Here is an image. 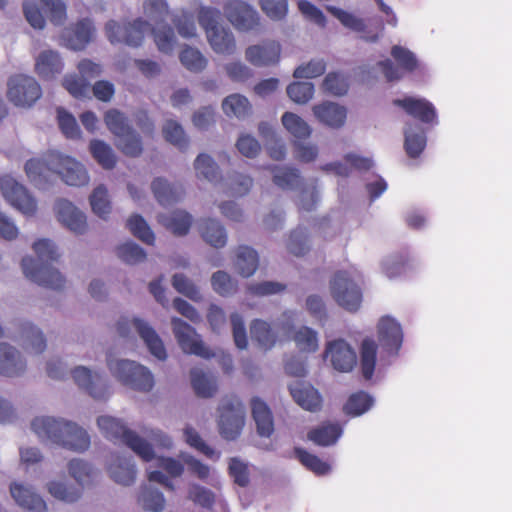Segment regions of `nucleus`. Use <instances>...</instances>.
I'll list each match as a JSON object with an SVG mask.
<instances>
[{"label":"nucleus","instance_id":"29","mask_svg":"<svg viewBox=\"0 0 512 512\" xmlns=\"http://www.w3.org/2000/svg\"><path fill=\"white\" fill-rule=\"evenodd\" d=\"M26 363L20 353L12 346L0 343V374L18 376L24 372Z\"/></svg>","mask_w":512,"mask_h":512},{"label":"nucleus","instance_id":"9","mask_svg":"<svg viewBox=\"0 0 512 512\" xmlns=\"http://www.w3.org/2000/svg\"><path fill=\"white\" fill-rule=\"evenodd\" d=\"M245 423V407L236 395L226 396L219 405V432L226 440H235Z\"/></svg>","mask_w":512,"mask_h":512},{"label":"nucleus","instance_id":"18","mask_svg":"<svg viewBox=\"0 0 512 512\" xmlns=\"http://www.w3.org/2000/svg\"><path fill=\"white\" fill-rule=\"evenodd\" d=\"M326 357H330L333 368L340 372L351 371L357 362L355 351L343 339L329 342L325 349Z\"/></svg>","mask_w":512,"mask_h":512},{"label":"nucleus","instance_id":"17","mask_svg":"<svg viewBox=\"0 0 512 512\" xmlns=\"http://www.w3.org/2000/svg\"><path fill=\"white\" fill-rule=\"evenodd\" d=\"M378 341L389 355H397L403 342L401 325L390 316L382 317L377 325Z\"/></svg>","mask_w":512,"mask_h":512},{"label":"nucleus","instance_id":"35","mask_svg":"<svg viewBox=\"0 0 512 512\" xmlns=\"http://www.w3.org/2000/svg\"><path fill=\"white\" fill-rule=\"evenodd\" d=\"M159 222L176 236L186 235L192 224V217L189 213L176 210L169 215H161Z\"/></svg>","mask_w":512,"mask_h":512},{"label":"nucleus","instance_id":"45","mask_svg":"<svg viewBox=\"0 0 512 512\" xmlns=\"http://www.w3.org/2000/svg\"><path fill=\"white\" fill-rule=\"evenodd\" d=\"M294 453L300 463L316 475H325L330 471V465L327 462L322 461L318 456L309 453L305 449L297 447Z\"/></svg>","mask_w":512,"mask_h":512},{"label":"nucleus","instance_id":"26","mask_svg":"<svg viewBox=\"0 0 512 512\" xmlns=\"http://www.w3.org/2000/svg\"><path fill=\"white\" fill-rule=\"evenodd\" d=\"M10 493L19 506L30 512H45L47 510L46 502L29 487L13 483L10 486Z\"/></svg>","mask_w":512,"mask_h":512},{"label":"nucleus","instance_id":"64","mask_svg":"<svg viewBox=\"0 0 512 512\" xmlns=\"http://www.w3.org/2000/svg\"><path fill=\"white\" fill-rule=\"evenodd\" d=\"M49 493L64 502L72 503L77 501L81 496L79 488L68 487L62 482L52 481L48 485Z\"/></svg>","mask_w":512,"mask_h":512},{"label":"nucleus","instance_id":"27","mask_svg":"<svg viewBox=\"0 0 512 512\" xmlns=\"http://www.w3.org/2000/svg\"><path fill=\"white\" fill-rule=\"evenodd\" d=\"M64 63L57 51L45 50L35 61V72L45 80L53 79L63 71Z\"/></svg>","mask_w":512,"mask_h":512},{"label":"nucleus","instance_id":"32","mask_svg":"<svg viewBox=\"0 0 512 512\" xmlns=\"http://www.w3.org/2000/svg\"><path fill=\"white\" fill-rule=\"evenodd\" d=\"M151 188L155 198L162 206H168L177 202L184 193L182 186L171 185L161 177L153 180Z\"/></svg>","mask_w":512,"mask_h":512},{"label":"nucleus","instance_id":"46","mask_svg":"<svg viewBox=\"0 0 512 512\" xmlns=\"http://www.w3.org/2000/svg\"><path fill=\"white\" fill-rule=\"evenodd\" d=\"M117 147L129 157H138L143 151L142 139L134 129L118 137Z\"/></svg>","mask_w":512,"mask_h":512},{"label":"nucleus","instance_id":"60","mask_svg":"<svg viewBox=\"0 0 512 512\" xmlns=\"http://www.w3.org/2000/svg\"><path fill=\"white\" fill-rule=\"evenodd\" d=\"M117 256L128 264H138L146 259V252L138 244L128 241L116 248Z\"/></svg>","mask_w":512,"mask_h":512},{"label":"nucleus","instance_id":"14","mask_svg":"<svg viewBox=\"0 0 512 512\" xmlns=\"http://www.w3.org/2000/svg\"><path fill=\"white\" fill-rule=\"evenodd\" d=\"M171 324L174 336L184 353L204 359L215 356V353L204 344L200 335L191 325L180 318H173Z\"/></svg>","mask_w":512,"mask_h":512},{"label":"nucleus","instance_id":"8","mask_svg":"<svg viewBox=\"0 0 512 512\" xmlns=\"http://www.w3.org/2000/svg\"><path fill=\"white\" fill-rule=\"evenodd\" d=\"M107 365L113 376L134 390L149 392L154 386L152 373L135 361L108 358Z\"/></svg>","mask_w":512,"mask_h":512},{"label":"nucleus","instance_id":"13","mask_svg":"<svg viewBox=\"0 0 512 512\" xmlns=\"http://www.w3.org/2000/svg\"><path fill=\"white\" fill-rule=\"evenodd\" d=\"M7 86V97L15 106L31 107L42 96L41 86L32 76L13 75Z\"/></svg>","mask_w":512,"mask_h":512},{"label":"nucleus","instance_id":"6","mask_svg":"<svg viewBox=\"0 0 512 512\" xmlns=\"http://www.w3.org/2000/svg\"><path fill=\"white\" fill-rule=\"evenodd\" d=\"M357 271L338 270L329 282L334 301L348 312H356L362 304V290L357 283Z\"/></svg>","mask_w":512,"mask_h":512},{"label":"nucleus","instance_id":"63","mask_svg":"<svg viewBox=\"0 0 512 512\" xmlns=\"http://www.w3.org/2000/svg\"><path fill=\"white\" fill-rule=\"evenodd\" d=\"M408 263V254L398 253L385 260L383 263V271L388 278L393 279L405 272Z\"/></svg>","mask_w":512,"mask_h":512},{"label":"nucleus","instance_id":"44","mask_svg":"<svg viewBox=\"0 0 512 512\" xmlns=\"http://www.w3.org/2000/svg\"><path fill=\"white\" fill-rule=\"evenodd\" d=\"M194 168L198 178H204L209 182H217L221 178L218 165L208 154H199L195 159Z\"/></svg>","mask_w":512,"mask_h":512},{"label":"nucleus","instance_id":"34","mask_svg":"<svg viewBox=\"0 0 512 512\" xmlns=\"http://www.w3.org/2000/svg\"><path fill=\"white\" fill-rule=\"evenodd\" d=\"M20 337L23 347L30 353L40 354L46 349V339L40 329L32 323L21 325Z\"/></svg>","mask_w":512,"mask_h":512},{"label":"nucleus","instance_id":"11","mask_svg":"<svg viewBox=\"0 0 512 512\" xmlns=\"http://www.w3.org/2000/svg\"><path fill=\"white\" fill-rule=\"evenodd\" d=\"M131 327L135 328L136 332L147 346L149 352L154 357L159 360L166 359L167 353L163 341L152 326L139 318L129 320L127 317H122L117 322V331L122 337L129 336Z\"/></svg>","mask_w":512,"mask_h":512},{"label":"nucleus","instance_id":"33","mask_svg":"<svg viewBox=\"0 0 512 512\" xmlns=\"http://www.w3.org/2000/svg\"><path fill=\"white\" fill-rule=\"evenodd\" d=\"M110 477L118 484L129 486L136 479L135 465L127 458L117 456L109 465Z\"/></svg>","mask_w":512,"mask_h":512},{"label":"nucleus","instance_id":"10","mask_svg":"<svg viewBox=\"0 0 512 512\" xmlns=\"http://www.w3.org/2000/svg\"><path fill=\"white\" fill-rule=\"evenodd\" d=\"M78 74H67L62 79V86L77 99L90 97L91 80L102 74V66L90 59H82L77 64Z\"/></svg>","mask_w":512,"mask_h":512},{"label":"nucleus","instance_id":"15","mask_svg":"<svg viewBox=\"0 0 512 512\" xmlns=\"http://www.w3.org/2000/svg\"><path fill=\"white\" fill-rule=\"evenodd\" d=\"M390 54L397 62L398 67L390 59L377 63V66L388 82L398 81L403 77V72L412 73L418 68V60L409 49L400 45H394L391 48Z\"/></svg>","mask_w":512,"mask_h":512},{"label":"nucleus","instance_id":"53","mask_svg":"<svg viewBox=\"0 0 512 512\" xmlns=\"http://www.w3.org/2000/svg\"><path fill=\"white\" fill-rule=\"evenodd\" d=\"M326 10L332 16L337 18L344 27L356 32L365 31L366 24L364 20L355 16L354 14L331 5L326 6Z\"/></svg>","mask_w":512,"mask_h":512},{"label":"nucleus","instance_id":"37","mask_svg":"<svg viewBox=\"0 0 512 512\" xmlns=\"http://www.w3.org/2000/svg\"><path fill=\"white\" fill-rule=\"evenodd\" d=\"M377 343L372 338L363 339L360 346V365L361 371L365 379L372 378L377 359Z\"/></svg>","mask_w":512,"mask_h":512},{"label":"nucleus","instance_id":"54","mask_svg":"<svg viewBox=\"0 0 512 512\" xmlns=\"http://www.w3.org/2000/svg\"><path fill=\"white\" fill-rule=\"evenodd\" d=\"M104 122L111 133L117 138L133 129L127 118L117 109H110L104 115Z\"/></svg>","mask_w":512,"mask_h":512},{"label":"nucleus","instance_id":"25","mask_svg":"<svg viewBox=\"0 0 512 512\" xmlns=\"http://www.w3.org/2000/svg\"><path fill=\"white\" fill-rule=\"evenodd\" d=\"M252 417L256 423L257 432L262 437H270L274 432V421L271 409L259 397L250 401Z\"/></svg>","mask_w":512,"mask_h":512},{"label":"nucleus","instance_id":"39","mask_svg":"<svg viewBox=\"0 0 512 512\" xmlns=\"http://www.w3.org/2000/svg\"><path fill=\"white\" fill-rule=\"evenodd\" d=\"M90 152L96 162L105 170H111L116 166L117 157L110 147L102 140H92L89 144Z\"/></svg>","mask_w":512,"mask_h":512},{"label":"nucleus","instance_id":"47","mask_svg":"<svg viewBox=\"0 0 512 512\" xmlns=\"http://www.w3.org/2000/svg\"><path fill=\"white\" fill-rule=\"evenodd\" d=\"M372 404V397L364 391H359L348 398L343 410L347 415L359 416L369 410Z\"/></svg>","mask_w":512,"mask_h":512},{"label":"nucleus","instance_id":"31","mask_svg":"<svg viewBox=\"0 0 512 512\" xmlns=\"http://www.w3.org/2000/svg\"><path fill=\"white\" fill-rule=\"evenodd\" d=\"M342 427L338 423H324L307 433L308 440L318 446L334 445L342 435Z\"/></svg>","mask_w":512,"mask_h":512},{"label":"nucleus","instance_id":"4","mask_svg":"<svg viewBox=\"0 0 512 512\" xmlns=\"http://www.w3.org/2000/svg\"><path fill=\"white\" fill-rule=\"evenodd\" d=\"M31 428L41 440L76 452H83L90 446L88 433L70 421L48 416L36 417L31 423Z\"/></svg>","mask_w":512,"mask_h":512},{"label":"nucleus","instance_id":"5","mask_svg":"<svg viewBox=\"0 0 512 512\" xmlns=\"http://www.w3.org/2000/svg\"><path fill=\"white\" fill-rule=\"evenodd\" d=\"M97 424L106 438L124 443L143 461L149 462L154 459L155 453L151 444L128 429L121 420L111 416H100L97 419Z\"/></svg>","mask_w":512,"mask_h":512},{"label":"nucleus","instance_id":"58","mask_svg":"<svg viewBox=\"0 0 512 512\" xmlns=\"http://www.w3.org/2000/svg\"><path fill=\"white\" fill-rule=\"evenodd\" d=\"M58 125L61 132L69 139H78L81 137V131L75 117L64 108L57 109Z\"/></svg>","mask_w":512,"mask_h":512},{"label":"nucleus","instance_id":"23","mask_svg":"<svg viewBox=\"0 0 512 512\" xmlns=\"http://www.w3.org/2000/svg\"><path fill=\"white\" fill-rule=\"evenodd\" d=\"M313 113L320 123L334 129L341 128L347 118L346 108L330 101L313 106Z\"/></svg>","mask_w":512,"mask_h":512},{"label":"nucleus","instance_id":"55","mask_svg":"<svg viewBox=\"0 0 512 512\" xmlns=\"http://www.w3.org/2000/svg\"><path fill=\"white\" fill-rule=\"evenodd\" d=\"M145 15L156 23V27H162L169 15V8L166 0H147L143 4ZM164 26H168L165 24Z\"/></svg>","mask_w":512,"mask_h":512},{"label":"nucleus","instance_id":"48","mask_svg":"<svg viewBox=\"0 0 512 512\" xmlns=\"http://www.w3.org/2000/svg\"><path fill=\"white\" fill-rule=\"evenodd\" d=\"M129 231L142 242L153 245L155 236L144 218L138 214L132 215L126 224Z\"/></svg>","mask_w":512,"mask_h":512},{"label":"nucleus","instance_id":"16","mask_svg":"<svg viewBox=\"0 0 512 512\" xmlns=\"http://www.w3.org/2000/svg\"><path fill=\"white\" fill-rule=\"evenodd\" d=\"M224 13L232 25L241 31H248L259 24V15L250 5L239 0H231L224 6Z\"/></svg>","mask_w":512,"mask_h":512},{"label":"nucleus","instance_id":"20","mask_svg":"<svg viewBox=\"0 0 512 512\" xmlns=\"http://www.w3.org/2000/svg\"><path fill=\"white\" fill-rule=\"evenodd\" d=\"M393 104L403 108L408 115L422 123L437 122L436 109L427 99L407 96L403 99H394Z\"/></svg>","mask_w":512,"mask_h":512},{"label":"nucleus","instance_id":"57","mask_svg":"<svg viewBox=\"0 0 512 512\" xmlns=\"http://www.w3.org/2000/svg\"><path fill=\"white\" fill-rule=\"evenodd\" d=\"M163 135L166 141L185 150L188 146V139L182 126L174 120H167L163 127Z\"/></svg>","mask_w":512,"mask_h":512},{"label":"nucleus","instance_id":"30","mask_svg":"<svg viewBox=\"0 0 512 512\" xmlns=\"http://www.w3.org/2000/svg\"><path fill=\"white\" fill-rule=\"evenodd\" d=\"M267 169L273 175V183L283 190H294L302 182L300 171L295 167L271 165Z\"/></svg>","mask_w":512,"mask_h":512},{"label":"nucleus","instance_id":"40","mask_svg":"<svg viewBox=\"0 0 512 512\" xmlns=\"http://www.w3.org/2000/svg\"><path fill=\"white\" fill-rule=\"evenodd\" d=\"M250 334L252 340L256 341L265 350L272 348L277 340L270 324L260 319H255L251 323Z\"/></svg>","mask_w":512,"mask_h":512},{"label":"nucleus","instance_id":"22","mask_svg":"<svg viewBox=\"0 0 512 512\" xmlns=\"http://www.w3.org/2000/svg\"><path fill=\"white\" fill-rule=\"evenodd\" d=\"M57 219L76 234H83L87 230L86 216L70 201L59 199L55 203Z\"/></svg>","mask_w":512,"mask_h":512},{"label":"nucleus","instance_id":"62","mask_svg":"<svg viewBox=\"0 0 512 512\" xmlns=\"http://www.w3.org/2000/svg\"><path fill=\"white\" fill-rule=\"evenodd\" d=\"M287 94L293 102L305 104L314 95V85L311 82H293L287 87Z\"/></svg>","mask_w":512,"mask_h":512},{"label":"nucleus","instance_id":"24","mask_svg":"<svg viewBox=\"0 0 512 512\" xmlns=\"http://www.w3.org/2000/svg\"><path fill=\"white\" fill-rule=\"evenodd\" d=\"M289 391L294 401L303 409L317 412L322 407V397L318 390L310 384L296 382L289 386Z\"/></svg>","mask_w":512,"mask_h":512},{"label":"nucleus","instance_id":"19","mask_svg":"<svg viewBox=\"0 0 512 512\" xmlns=\"http://www.w3.org/2000/svg\"><path fill=\"white\" fill-rule=\"evenodd\" d=\"M72 377L79 388L85 390L94 399H106L109 395L108 386L102 377L84 366L72 370Z\"/></svg>","mask_w":512,"mask_h":512},{"label":"nucleus","instance_id":"36","mask_svg":"<svg viewBox=\"0 0 512 512\" xmlns=\"http://www.w3.org/2000/svg\"><path fill=\"white\" fill-rule=\"evenodd\" d=\"M259 258L256 250L248 246L238 248L235 260L237 272L242 277L252 276L258 268Z\"/></svg>","mask_w":512,"mask_h":512},{"label":"nucleus","instance_id":"56","mask_svg":"<svg viewBox=\"0 0 512 512\" xmlns=\"http://www.w3.org/2000/svg\"><path fill=\"white\" fill-rule=\"evenodd\" d=\"M213 290L221 296H229L237 291L238 284L227 272L217 271L211 277Z\"/></svg>","mask_w":512,"mask_h":512},{"label":"nucleus","instance_id":"51","mask_svg":"<svg viewBox=\"0 0 512 512\" xmlns=\"http://www.w3.org/2000/svg\"><path fill=\"white\" fill-rule=\"evenodd\" d=\"M139 502H141L145 510L152 512H161L165 506L163 494L157 489L146 485L141 489Z\"/></svg>","mask_w":512,"mask_h":512},{"label":"nucleus","instance_id":"50","mask_svg":"<svg viewBox=\"0 0 512 512\" xmlns=\"http://www.w3.org/2000/svg\"><path fill=\"white\" fill-rule=\"evenodd\" d=\"M90 205L92 211L102 219H106L110 214L111 203L108 198V191L104 185H99L94 189L90 195Z\"/></svg>","mask_w":512,"mask_h":512},{"label":"nucleus","instance_id":"42","mask_svg":"<svg viewBox=\"0 0 512 512\" xmlns=\"http://www.w3.org/2000/svg\"><path fill=\"white\" fill-rule=\"evenodd\" d=\"M222 109L229 117L244 118L250 113L251 104L245 96L231 94L223 100Z\"/></svg>","mask_w":512,"mask_h":512},{"label":"nucleus","instance_id":"59","mask_svg":"<svg viewBox=\"0 0 512 512\" xmlns=\"http://www.w3.org/2000/svg\"><path fill=\"white\" fill-rule=\"evenodd\" d=\"M179 58L182 65L191 72H201L207 65V59L201 52L189 46L181 51Z\"/></svg>","mask_w":512,"mask_h":512},{"label":"nucleus","instance_id":"2","mask_svg":"<svg viewBox=\"0 0 512 512\" xmlns=\"http://www.w3.org/2000/svg\"><path fill=\"white\" fill-rule=\"evenodd\" d=\"M148 31H151L159 51L172 52L176 44V37L171 26L152 27L148 21L142 18L123 24L110 20L105 25V34L110 43H124L131 47L141 46Z\"/></svg>","mask_w":512,"mask_h":512},{"label":"nucleus","instance_id":"1","mask_svg":"<svg viewBox=\"0 0 512 512\" xmlns=\"http://www.w3.org/2000/svg\"><path fill=\"white\" fill-rule=\"evenodd\" d=\"M25 172L29 180L39 188H43L54 175L70 186H84L89 182L83 164L56 151L45 154L42 159H29L25 164Z\"/></svg>","mask_w":512,"mask_h":512},{"label":"nucleus","instance_id":"61","mask_svg":"<svg viewBox=\"0 0 512 512\" xmlns=\"http://www.w3.org/2000/svg\"><path fill=\"white\" fill-rule=\"evenodd\" d=\"M323 90L335 96L345 95L349 89L347 79L337 72H330L324 78Z\"/></svg>","mask_w":512,"mask_h":512},{"label":"nucleus","instance_id":"43","mask_svg":"<svg viewBox=\"0 0 512 512\" xmlns=\"http://www.w3.org/2000/svg\"><path fill=\"white\" fill-rule=\"evenodd\" d=\"M286 130L297 139H307L311 135V127L300 116L292 112H285L281 118Z\"/></svg>","mask_w":512,"mask_h":512},{"label":"nucleus","instance_id":"12","mask_svg":"<svg viewBox=\"0 0 512 512\" xmlns=\"http://www.w3.org/2000/svg\"><path fill=\"white\" fill-rule=\"evenodd\" d=\"M0 190L4 199L26 216H33L37 211V201L24 185L12 175L0 176Z\"/></svg>","mask_w":512,"mask_h":512},{"label":"nucleus","instance_id":"28","mask_svg":"<svg viewBox=\"0 0 512 512\" xmlns=\"http://www.w3.org/2000/svg\"><path fill=\"white\" fill-rule=\"evenodd\" d=\"M94 32V26L89 19L80 20L67 31L66 46L72 50H82L91 42Z\"/></svg>","mask_w":512,"mask_h":512},{"label":"nucleus","instance_id":"49","mask_svg":"<svg viewBox=\"0 0 512 512\" xmlns=\"http://www.w3.org/2000/svg\"><path fill=\"white\" fill-rule=\"evenodd\" d=\"M293 341L301 352L312 353L318 349L317 332L307 326H302L295 331Z\"/></svg>","mask_w":512,"mask_h":512},{"label":"nucleus","instance_id":"41","mask_svg":"<svg viewBox=\"0 0 512 512\" xmlns=\"http://www.w3.org/2000/svg\"><path fill=\"white\" fill-rule=\"evenodd\" d=\"M191 384L197 396L209 398L217 391V383L214 378L208 377L202 370L193 368L190 371Z\"/></svg>","mask_w":512,"mask_h":512},{"label":"nucleus","instance_id":"52","mask_svg":"<svg viewBox=\"0 0 512 512\" xmlns=\"http://www.w3.org/2000/svg\"><path fill=\"white\" fill-rule=\"evenodd\" d=\"M70 475L81 485L91 483L95 477L96 472L90 464L83 460L73 459L68 464Z\"/></svg>","mask_w":512,"mask_h":512},{"label":"nucleus","instance_id":"3","mask_svg":"<svg viewBox=\"0 0 512 512\" xmlns=\"http://www.w3.org/2000/svg\"><path fill=\"white\" fill-rule=\"evenodd\" d=\"M37 259L24 257L21 262L24 275L40 286L60 290L64 287L65 277L53 267L60 255L55 244L48 239H40L33 244Z\"/></svg>","mask_w":512,"mask_h":512},{"label":"nucleus","instance_id":"38","mask_svg":"<svg viewBox=\"0 0 512 512\" xmlns=\"http://www.w3.org/2000/svg\"><path fill=\"white\" fill-rule=\"evenodd\" d=\"M201 235L203 239L215 248L225 246L227 236L224 227L215 219H205L201 223Z\"/></svg>","mask_w":512,"mask_h":512},{"label":"nucleus","instance_id":"21","mask_svg":"<svg viewBox=\"0 0 512 512\" xmlns=\"http://www.w3.org/2000/svg\"><path fill=\"white\" fill-rule=\"evenodd\" d=\"M281 46L276 41L249 46L245 51L246 60L256 67L275 65L280 60Z\"/></svg>","mask_w":512,"mask_h":512},{"label":"nucleus","instance_id":"7","mask_svg":"<svg viewBox=\"0 0 512 512\" xmlns=\"http://www.w3.org/2000/svg\"><path fill=\"white\" fill-rule=\"evenodd\" d=\"M220 16V11L212 7H201L197 15L199 24L204 28L214 52L231 55L236 50L235 38L229 29L219 25Z\"/></svg>","mask_w":512,"mask_h":512}]
</instances>
